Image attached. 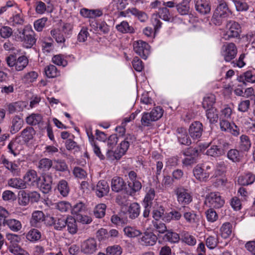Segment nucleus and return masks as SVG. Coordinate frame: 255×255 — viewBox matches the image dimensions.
<instances>
[{"label": "nucleus", "instance_id": "1", "mask_svg": "<svg viewBox=\"0 0 255 255\" xmlns=\"http://www.w3.org/2000/svg\"><path fill=\"white\" fill-rule=\"evenodd\" d=\"M232 11L229 8L227 3L222 1L217 7L212 17V22L217 25H220L222 23V19L230 17Z\"/></svg>", "mask_w": 255, "mask_h": 255}, {"label": "nucleus", "instance_id": "2", "mask_svg": "<svg viewBox=\"0 0 255 255\" xmlns=\"http://www.w3.org/2000/svg\"><path fill=\"white\" fill-rule=\"evenodd\" d=\"M241 27L238 22L230 20L226 24V30L222 35V38L229 40L231 38L240 37Z\"/></svg>", "mask_w": 255, "mask_h": 255}, {"label": "nucleus", "instance_id": "3", "mask_svg": "<svg viewBox=\"0 0 255 255\" xmlns=\"http://www.w3.org/2000/svg\"><path fill=\"white\" fill-rule=\"evenodd\" d=\"M133 48L134 51L143 59H146L150 54V46L142 40L134 41Z\"/></svg>", "mask_w": 255, "mask_h": 255}, {"label": "nucleus", "instance_id": "4", "mask_svg": "<svg viewBox=\"0 0 255 255\" xmlns=\"http://www.w3.org/2000/svg\"><path fill=\"white\" fill-rule=\"evenodd\" d=\"M157 241V237L156 235L151 232H141L139 237L138 238V243L144 247L153 246L156 244Z\"/></svg>", "mask_w": 255, "mask_h": 255}, {"label": "nucleus", "instance_id": "5", "mask_svg": "<svg viewBox=\"0 0 255 255\" xmlns=\"http://www.w3.org/2000/svg\"><path fill=\"white\" fill-rule=\"evenodd\" d=\"M178 203L181 205H188L192 201L191 193L183 187H179L175 190Z\"/></svg>", "mask_w": 255, "mask_h": 255}, {"label": "nucleus", "instance_id": "6", "mask_svg": "<svg viewBox=\"0 0 255 255\" xmlns=\"http://www.w3.org/2000/svg\"><path fill=\"white\" fill-rule=\"evenodd\" d=\"M237 53V48L233 43H229L222 47V55L226 62L234 59Z\"/></svg>", "mask_w": 255, "mask_h": 255}, {"label": "nucleus", "instance_id": "7", "mask_svg": "<svg viewBox=\"0 0 255 255\" xmlns=\"http://www.w3.org/2000/svg\"><path fill=\"white\" fill-rule=\"evenodd\" d=\"M206 202L209 204L211 207L220 208L222 207L225 201L219 192H212L209 194L206 199Z\"/></svg>", "mask_w": 255, "mask_h": 255}, {"label": "nucleus", "instance_id": "8", "mask_svg": "<svg viewBox=\"0 0 255 255\" xmlns=\"http://www.w3.org/2000/svg\"><path fill=\"white\" fill-rule=\"evenodd\" d=\"M39 179L36 171L32 169L28 170L23 177L26 188L35 186L38 184Z\"/></svg>", "mask_w": 255, "mask_h": 255}, {"label": "nucleus", "instance_id": "9", "mask_svg": "<svg viewBox=\"0 0 255 255\" xmlns=\"http://www.w3.org/2000/svg\"><path fill=\"white\" fill-rule=\"evenodd\" d=\"M220 128L222 131H228L234 136H238L240 133V128L235 124H231L227 120L220 119Z\"/></svg>", "mask_w": 255, "mask_h": 255}, {"label": "nucleus", "instance_id": "10", "mask_svg": "<svg viewBox=\"0 0 255 255\" xmlns=\"http://www.w3.org/2000/svg\"><path fill=\"white\" fill-rule=\"evenodd\" d=\"M203 131V125L198 121L192 123L189 128V133L193 139L200 138L202 136Z\"/></svg>", "mask_w": 255, "mask_h": 255}, {"label": "nucleus", "instance_id": "11", "mask_svg": "<svg viewBox=\"0 0 255 255\" xmlns=\"http://www.w3.org/2000/svg\"><path fill=\"white\" fill-rule=\"evenodd\" d=\"M97 250V244L95 239H89L82 243L81 251L85 254H92Z\"/></svg>", "mask_w": 255, "mask_h": 255}, {"label": "nucleus", "instance_id": "12", "mask_svg": "<svg viewBox=\"0 0 255 255\" xmlns=\"http://www.w3.org/2000/svg\"><path fill=\"white\" fill-rule=\"evenodd\" d=\"M0 163L9 170L13 176H18L20 173V168L15 163L9 161L5 157L2 155L0 158Z\"/></svg>", "mask_w": 255, "mask_h": 255}, {"label": "nucleus", "instance_id": "13", "mask_svg": "<svg viewBox=\"0 0 255 255\" xmlns=\"http://www.w3.org/2000/svg\"><path fill=\"white\" fill-rule=\"evenodd\" d=\"M186 157L183 160V163L185 165H190L196 162V157L198 155V150L194 148H189L184 152Z\"/></svg>", "mask_w": 255, "mask_h": 255}, {"label": "nucleus", "instance_id": "14", "mask_svg": "<svg viewBox=\"0 0 255 255\" xmlns=\"http://www.w3.org/2000/svg\"><path fill=\"white\" fill-rule=\"evenodd\" d=\"M118 141V137L116 134L110 135L107 141L108 149L106 153L107 157L111 160L114 159L115 151L114 148Z\"/></svg>", "mask_w": 255, "mask_h": 255}, {"label": "nucleus", "instance_id": "15", "mask_svg": "<svg viewBox=\"0 0 255 255\" xmlns=\"http://www.w3.org/2000/svg\"><path fill=\"white\" fill-rule=\"evenodd\" d=\"M66 221L67 217L61 215L56 217H50L49 222L55 230H61L66 227Z\"/></svg>", "mask_w": 255, "mask_h": 255}, {"label": "nucleus", "instance_id": "16", "mask_svg": "<svg viewBox=\"0 0 255 255\" xmlns=\"http://www.w3.org/2000/svg\"><path fill=\"white\" fill-rule=\"evenodd\" d=\"M128 139V137H127L121 142L120 146L115 150L114 159H119L127 152L129 146Z\"/></svg>", "mask_w": 255, "mask_h": 255}, {"label": "nucleus", "instance_id": "17", "mask_svg": "<svg viewBox=\"0 0 255 255\" xmlns=\"http://www.w3.org/2000/svg\"><path fill=\"white\" fill-rule=\"evenodd\" d=\"M195 8L197 11L202 14H206L211 10L208 0H196Z\"/></svg>", "mask_w": 255, "mask_h": 255}, {"label": "nucleus", "instance_id": "18", "mask_svg": "<svg viewBox=\"0 0 255 255\" xmlns=\"http://www.w3.org/2000/svg\"><path fill=\"white\" fill-rule=\"evenodd\" d=\"M94 190L96 195L99 197H102L108 194L109 191V186L107 181L101 180L97 183Z\"/></svg>", "mask_w": 255, "mask_h": 255}, {"label": "nucleus", "instance_id": "19", "mask_svg": "<svg viewBox=\"0 0 255 255\" xmlns=\"http://www.w3.org/2000/svg\"><path fill=\"white\" fill-rule=\"evenodd\" d=\"M176 135L179 142L184 145H189L191 143V141L186 132L185 128H179L176 130Z\"/></svg>", "mask_w": 255, "mask_h": 255}, {"label": "nucleus", "instance_id": "20", "mask_svg": "<svg viewBox=\"0 0 255 255\" xmlns=\"http://www.w3.org/2000/svg\"><path fill=\"white\" fill-rule=\"evenodd\" d=\"M193 174L197 180L200 181H205L208 178L210 172L205 171L204 168L197 165L193 169Z\"/></svg>", "mask_w": 255, "mask_h": 255}, {"label": "nucleus", "instance_id": "21", "mask_svg": "<svg viewBox=\"0 0 255 255\" xmlns=\"http://www.w3.org/2000/svg\"><path fill=\"white\" fill-rule=\"evenodd\" d=\"M255 181V175L251 172L240 176L238 179V183L243 186L252 184Z\"/></svg>", "mask_w": 255, "mask_h": 255}, {"label": "nucleus", "instance_id": "22", "mask_svg": "<svg viewBox=\"0 0 255 255\" xmlns=\"http://www.w3.org/2000/svg\"><path fill=\"white\" fill-rule=\"evenodd\" d=\"M126 183L123 179L118 176L114 177L111 181V188L113 191L118 192L124 189Z\"/></svg>", "mask_w": 255, "mask_h": 255}, {"label": "nucleus", "instance_id": "23", "mask_svg": "<svg viewBox=\"0 0 255 255\" xmlns=\"http://www.w3.org/2000/svg\"><path fill=\"white\" fill-rule=\"evenodd\" d=\"M44 213L41 211H35L32 213L30 223L32 227H37L44 220Z\"/></svg>", "mask_w": 255, "mask_h": 255}, {"label": "nucleus", "instance_id": "24", "mask_svg": "<svg viewBox=\"0 0 255 255\" xmlns=\"http://www.w3.org/2000/svg\"><path fill=\"white\" fill-rule=\"evenodd\" d=\"M7 185L14 189H25L26 186L23 179L18 177H14L9 179L7 180Z\"/></svg>", "mask_w": 255, "mask_h": 255}, {"label": "nucleus", "instance_id": "25", "mask_svg": "<svg viewBox=\"0 0 255 255\" xmlns=\"http://www.w3.org/2000/svg\"><path fill=\"white\" fill-rule=\"evenodd\" d=\"M4 226H7L10 230L13 232H18L22 228L21 222L14 219H8L2 224Z\"/></svg>", "mask_w": 255, "mask_h": 255}, {"label": "nucleus", "instance_id": "26", "mask_svg": "<svg viewBox=\"0 0 255 255\" xmlns=\"http://www.w3.org/2000/svg\"><path fill=\"white\" fill-rule=\"evenodd\" d=\"M23 121L18 116L14 117L11 120L10 132L12 134L18 132L23 127Z\"/></svg>", "mask_w": 255, "mask_h": 255}, {"label": "nucleus", "instance_id": "27", "mask_svg": "<svg viewBox=\"0 0 255 255\" xmlns=\"http://www.w3.org/2000/svg\"><path fill=\"white\" fill-rule=\"evenodd\" d=\"M34 31L31 28L27 35L22 41L23 46L26 48H31L36 42V39L34 36Z\"/></svg>", "mask_w": 255, "mask_h": 255}, {"label": "nucleus", "instance_id": "28", "mask_svg": "<svg viewBox=\"0 0 255 255\" xmlns=\"http://www.w3.org/2000/svg\"><path fill=\"white\" fill-rule=\"evenodd\" d=\"M116 28L120 32L123 33H132L134 32V29L131 26H130L128 21L124 20L120 24L116 26Z\"/></svg>", "mask_w": 255, "mask_h": 255}, {"label": "nucleus", "instance_id": "29", "mask_svg": "<svg viewBox=\"0 0 255 255\" xmlns=\"http://www.w3.org/2000/svg\"><path fill=\"white\" fill-rule=\"evenodd\" d=\"M20 136L25 142H27L33 138L35 133L34 128L31 127H27L21 132Z\"/></svg>", "mask_w": 255, "mask_h": 255}, {"label": "nucleus", "instance_id": "30", "mask_svg": "<svg viewBox=\"0 0 255 255\" xmlns=\"http://www.w3.org/2000/svg\"><path fill=\"white\" fill-rule=\"evenodd\" d=\"M239 143V148L241 151H247L251 146V141L249 137L245 134L240 136Z\"/></svg>", "mask_w": 255, "mask_h": 255}, {"label": "nucleus", "instance_id": "31", "mask_svg": "<svg viewBox=\"0 0 255 255\" xmlns=\"http://www.w3.org/2000/svg\"><path fill=\"white\" fill-rule=\"evenodd\" d=\"M28 60L25 56H19L16 59L14 69L16 71H22L28 65Z\"/></svg>", "mask_w": 255, "mask_h": 255}, {"label": "nucleus", "instance_id": "32", "mask_svg": "<svg viewBox=\"0 0 255 255\" xmlns=\"http://www.w3.org/2000/svg\"><path fill=\"white\" fill-rule=\"evenodd\" d=\"M80 14L86 18H94L102 15V12L99 10H90L87 8H82L80 10Z\"/></svg>", "mask_w": 255, "mask_h": 255}, {"label": "nucleus", "instance_id": "33", "mask_svg": "<svg viewBox=\"0 0 255 255\" xmlns=\"http://www.w3.org/2000/svg\"><path fill=\"white\" fill-rule=\"evenodd\" d=\"M232 231V224L229 222L223 224L220 229L221 235L224 239L229 238L231 235Z\"/></svg>", "mask_w": 255, "mask_h": 255}, {"label": "nucleus", "instance_id": "34", "mask_svg": "<svg viewBox=\"0 0 255 255\" xmlns=\"http://www.w3.org/2000/svg\"><path fill=\"white\" fill-rule=\"evenodd\" d=\"M225 153V149H223L221 146L218 145L211 146L206 151V154L213 156L218 157Z\"/></svg>", "mask_w": 255, "mask_h": 255}, {"label": "nucleus", "instance_id": "35", "mask_svg": "<svg viewBox=\"0 0 255 255\" xmlns=\"http://www.w3.org/2000/svg\"><path fill=\"white\" fill-rule=\"evenodd\" d=\"M140 213V206L137 203L131 204L128 209V214L129 218L131 219L136 218Z\"/></svg>", "mask_w": 255, "mask_h": 255}, {"label": "nucleus", "instance_id": "36", "mask_svg": "<svg viewBox=\"0 0 255 255\" xmlns=\"http://www.w3.org/2000/svg\"><path fill=\"white\" fill-rule=\"evenodd\" d=\"M125 235L130 238H134L139 237L141 234V232L136 228L131 226H126L124 228Z\"/></svg>", "mask_w": 255, "mask_h": 255}, {"label": "nucleus", "instance_id": "37", "mask_svg": "<svg viewBox=\"0 0 255 255\" xmlns=\"http://www.w3.org/2000/svg\"><path fill=\"white\" fill-rule=\"evenodd\" d=\"M43 119L41 115L39 114H32L25 119L26 123L31 126H36L38 125Z\"/></svg>", "mask_w": 255, "mask_h": 255}, {"label": "nucleus", "instance_id": "38", "mask_svg": "<svg viewBox=\"0 0 255 255\" xmlns=\"http://www.w3.org/2000/svg\"><path fill=\"white\" fill-rule=\"evenodd\" d=\"M41 233L37 229H30L26 235V238L31 242H34L38 241L41 238Z\"/></svg>", "mask_w": 255, "mask_h": 255}, {"label": "nucleus", "instance_id": "39", "mask_svg": "<svg viewBox=\"0 0 255 255\" xmlns=\"http://www.w3.org/2000/svg\"><path fill=\"white\" fill-rule=\"evenodd\" d=\"M52 165L53 161L52 160L49 158H44L39 161L37 167L40 170L43 171H47L50 169Z\"/></svg>", "mask_w": 255, "mask_h": 255}, {"label": "nucleus", "instance_id": "40", "mask_svg": "<svg viewBox=\"0 0 255 255\" xmlns=\"http://www.w3.org/2000/svg\"><path fill=\"white\" fill-rule=\"evenodd\" d=\"M52 183V178L51 176L48 175L43 177V181L41 187L44 193H48L51 189Z\"/></svg>", "mask_w": 255, "mask_h": 255}, {"label": "nucleus", "instance_id": "41", "mask_svg": "<svg viewBox=\"0 0 255 255\" xmlns=\"http://www.w3.org/2000/svg\"><path fill=\"white\" fill-rule=\"evenodd\" d=\"M53 168L56 171L64 172L68 169V167L65 161L61 159L53 160Z\"/></svg>", "mask_w": 255, "mask_h": 255}, {"label": "nucleus", "instance_id": "42", "mask_svg": "<svg viewBox=\"0 0 255 255\" xmlns=\"http://www.w3.org/2000/svg\"><path fill=\"white\" fill-rule=\"evenodd\" d=\"M128 3L125 0H112L109 5V7L113 6L112 10H114L116 8L118 10H123L125 9Z\"/></svg>", "mask_w": 255, "mask_h": 255}, {"label": "nucleus", "instance_id": "43", "mask_svg": "<svg viewBox=\"0 0 255 255\" xmlns=\"http://www.w3.org/2000/svg\"><path fill=\"white\" fill-rule=\"evenodd\" d=\"M136 17L141 22H145L148 19L147 14L142 11L138 10L135 7H131V15Z\"/></svg>", "mask_w": 255, "mask_h": 255}, {"label": "nucleus", "instance_id": "44", "mask_svg": "<svg viewBox=\"0 0 255 255\" xmlns=\"http://www.w3.org/2000/svg\"><path fill=\"white\" fill-rule=\"evenodd\" d=\"M216 98L214 95L210 94L206 96L202 102L203 107L205 109L213 108L215 103Z\"/></svg>", "mask_w": 255, "mask_h": 255}, {"label": "nucleus", "instance_id": "45", "mask_svg": "<svg viewBox=\"0 0 255 255\" xmlns=\"http://www.w3.org/2000/svg\"><path fill=\"white\" fill-rule=\"evenodd\" d=\"M57 189L60 194L63 197L67 196L69 194V188L67 182L65 180H61L59 181Z\"/></svg>", "mask_w": 255, "mask_h": 255}, {"label": "nucleus", "instance_id": "46", "mask_svg": "<svg viewBox=\"0 0 255 255\" xmlns=\"http://www.w3.org/2000/svg\"><path fill=\"white\" fill-rule=\"evenodd\" d=\"M183 217L188 223L194 224L197 222V215L194 211H185L183 213Z\"/></svg>", "mask_w": 255, "mask_h": 255}, {"label": "nucleus", "instance_id": "47", "mask_svg": "<svg viewBox=\"0 0 255 255\" xmlns=\"http://www.w3.org/2000/svg\"><path fill=\"white\" fill-rule=\"evenodd\" d=\"M206 110V117L211 123L217 122L218 115L217 110L215 108L207 109Z\"/></svg>", "mask_w": 255, "mask_h": 255}, {"label": "nucleus", "instance_id": "48", "mask_svg": "<svg viewBox=\"0 0 255 255\" xmlns=\"http://www.w3.org/2000/svg\"><path fill=\"white\" fill-rule=\"evenodd\" d=\"M106 205L104 204H99L94 208V215L97 218H102L105 215Z\"/></svg>", "mask_w": 255, "mask_h": 255}, {"label": "nucleus", "instance_id": "49", "mask_svg": "<svg viewBox=\"0 0 255 255\" xmlns=\"http://www.w3.org/2000/svg\"><path fill=\"white\" fill-rule=\"evenodd\" d=\"M9 152L16 156L21 149V146L16 140L11 141L8 145Z\"/></svg>", "mask_w": 255, "mask_h": 255}, {"label": "nucleus", "instance_id": "50", "mask_svg": "<svg viewBox=\"0 0 255 255\" xmlns=\"http://www.w3.org/2000/svg\"><path fill=\"white\" fill-rule=\"evenodd\" d=\"M51 34L57 43H64L65 41V36L59 29H54L51 31Z\"/></svg>", "mask_w": 255, "mask_h": 255}, {"label": "nucleus", "instance_id": "51", "mask_svg": "<svg viewBox=\"0 0 255 255\" xmlns=\"http://www.w3.org/2000/svg\"><path fill=\"white\" fill-rule=\"evenodd\" d=\"M8 249L9 252L14 255H30L28 252L18 245H10Z\"/></svg>", "mask_w": 255, "mask_h": 255}, {"label": "nucleus", "instance_id": "52", "mask_svg": "<svg viewBox=\"0 0 255 255\" xmlns=\"http://www.w3.org/2000/svg\"><path fill=\"white\" fill-rule=\"evenodd\" d=\"M8 249L9 252L14 255H30L28 252L18 245H10Z\"/></svg>", "mask_w": 255, "mask_h": 255}, {"label": "nucleus", "instance_id": "53", "mask_svg": "<svg viewBox=\"0 0 255 255\" xmlns=\"http://www.w3.org/2000/svg\"><path fill=\"white\" fill-rule=\"evenodd\" d=\"M66 225L68 230L71 234H74L77 232V225L76 220L72 217H67Z\"/></svg>", "mask_w": 255, "mask_h": 255}, {"label": "nucleus", "instance_id": "54", "mask_svg": "<svg viewBox=\"0 0 255 255\" xmlns=\"http://www.w3.org/2000/svg\"><path fill=\"white\" fill-rule=\"evenodd\" d=\"M153 118L151 112H144L142 114L141 119V125L145 127L149 126L151 122L155 121Z\"/></svg>", "mask_w": 255, "mask_h": 255}, {"label": "nucleus", "instance_id": "55", "mask_svg": "<svg viewBox=\"0 0 255 255\" xmlns=\"http://www.w3.org/2000/svg\"><path fill=\"white\" fill-rule=\"evenodd\" d=\"M164 239L169 242L172 243H178L180 240L179 235L171 231H167L164 236Z\"/></svg>", "mask_w": 255, "mask_h": 255}, {"label": "nucleus", "instance_id": "56", "mask_svg": "<svg viewBox=\"0 0 255 255\" xmlns=\"http://www.w3.org/2000/svg\"><path fill=\"white\" fill-rule=\"evenodd\" d=\"M45 73L48 78H54L59 75L57 68L53 65L46 66L45 68Z\"/></svg>", "mask_w": 255, "mask_h": 255}, {"label": "nucleus", "instance_id": "57", "mask_svg": "<svg viewBox=\"0 0 255 255\" xmlns=\"http://www.w3.org/2000/svg\"><path fill=\"white\" fill-rule=\"evenodd\" d=\"M19 12H16L13 14V16L10 18L13 25H22L24 22L23 15L21 11L18 9Z\"/></svg>", "mask_w": 255, "mask_h": 255}, {"label": "nucleus", "instance_id": "58", "mask_svg": "<svg viewBox=\"0 0 255 255\" xmlns=\"http://www.w3.org/2000/svg\"><path fill=\"white\" fill-rule=\"evenodd\" d=\"M18 202L19 205L21 206H26L30 202L28 193L25 191H21L19 194Z\"/></svg>", "mask_w": 255, "mask_h": 255}, {"label": "nucleus", "instance_id": "59", "mask_svg": "<svg viewBox=\"0 0 255 255\" xmlns=\"http://www.w3.org/2000/svg\"><path fill=\"white\" fill-rule=\"evenodd\" d=\"M38 76V73L36 72L32 71L25 74L22 79L24 82L32 83L36 80Z\"/></svg>", "mask_w": 255, "mask_h": 255}, {"label": "nucleus", "instance_id": "60", "mask_svg": "<svg viewBox=\"0 0 255 255\" xmlns=\"http://www.w3.org/2000/svg\"><path fill=\"white\" fill-rule=\"evenodd\" d=\"M173 181V179L170 176H164L160 185V189L163 190L168 188L172 185Z\"/></svg>", "mask_w": 255, "mask_h": 255}, {"label": "nucleus", "instance_id": "61", "mask_svg": "<svg viewBox=\"0 0 255 255\" xmlns=\"http://www.w3.org/2000/svg\"><path fill=\"white\" fill-rule=\"evenodd\" d=\"M240 79L251 83H255V71H248L241 76Z\"/></svg>", "mask_w": 255, "mask_h": 255}, {"label": "nucleus", "instance_id": "62", "mask_svg": "<svg viewBox=\"0 0 255 255\" xmlns=\"http://www.w3.org/2000/svg\"><path fill=\"white\" fill-rule=\"evenodd\" d=\"M86 205L81 202H79L71 207V213L73 215H78L82 213L86 210Z\"/></svg>", "mask_w": 255, "mask_h": 255}, {"label": "nucleus", "instance_id": "63", "mask_svg": "<svg viewBox=\"0 0 255 255\" xmlns=\"http://www.w3.org/2000/svg\"><path fill=\"white\" fill-rule=\"evenodd\" d=\"M236 10L238 11H247L249 9V5L248 3L243 0H233Z\"/></svg>", "mask_w": 255, "mask_h": 255}, {"label": "nucleus", "instance_id": "64", "mask_svg": "<svg viewBox=\"0 0 255 255\" xmlns=\"http://www.w3.org/2000/svg\"><path fill=\"white\" fill-rule=\"evenodd\" d=\"M106 251L108 255H121L122 253V249L118 245L109 247Z\"/></svg>", "mask_w": 255, "mask_h": 255}]
</instances>
